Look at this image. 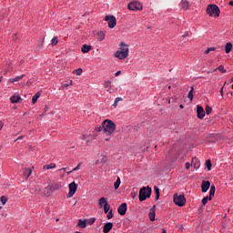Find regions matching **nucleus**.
<instances>
[{"label": "nucleus", "instance_id": "obj_50", "mask_svg": "<svg viewBox=\"0 0 233 233\" xmlns=\"http://www.w3.org/2000/svg\"><path fill=\"white\" fill-rule=\"evenodd\" d=\"M190 168V163L187 162L186 163V169L188 170Z\"/></svg>", "mask_w": 233, "mask_h": 233}, {"label": "nucleus", "instance_id": "obj_47", "mask_svg": "<svg viewBox=\"0 0 233 233\" xmlns=\"http://www.w3.org/2000/svg\"><path fill=\"white\" fill-rule=\"evenodd\" d=\"M101 163H106V156L102 157Z\"/></svg>", "mask_w": 233, "mask_h": 233}, {"label": "nucleus", "instance_id": "obj_17", "mask_svg": "<svg viewBox=\"0 0 233 233\" xmlns=\"http://www.w3.org/2000/svg\"><path fill=\"white\" fill-rule=\"evenodd\" d=\"M192 164L194 165L195 168H199V167H201V162L199 161V159H198V157H194L192 158Z\"/></svg>", "mask_w": 233, "mask_h": 233}, {"label": "nucleus", "instance_id": "obj_39", "mask_svg": "<svg viewBox=\"0 0 233 233\" xmlns=\"http://www.w3.org/2000/svg\"><path fill=\"white\" fill-rule=\"evenodd\" d=\"M81 168V164H78L72 171H69L67 174H72V172H76Z\"/></svg>", "mask_w": 233, "mask_h": 233}, {"label": "nucleus", "instance_id": "obj_28", "mask_svg": "<svg viewBox=\"0 0 233 233\" xmlns=\"http://www.w3.org/2000/svg\"><path fill=\"white\" fill-rule=\"evenodd\" d=\"M119 101H123V97H121V96L116 97L115 99L114 104L112 105V106L114 108H117V105H118Z\"/></svg>", "mask_w": 233, "mask_h": 233}, {"label": "nucleus", "instance_id": "obj_57", "mask_svg": "<svg viewBox=\"0 0 233 233\" xmlns=\"http://www.w3.org/2000/svg\"><path fill=\"white\" fill-rule=\"evenodd\" d=\"M105 140H106V141H110V138H106Z\"/></svg>", "mask_w": 233, "mask_h": 233}, {"label": "nucleus", "instance_id": "obj_54", "mask_svg": "<svg viewBox=\"0 0 233 233\" xmlns=\"http://www.w3.org/2000/svg\"><path fill=\"white\" fill-rule=\"evenodd\" d=\"M220 94H221V96L223 97V87H221V89H220Z\"/></svg>", "mask_w": 233, "mask_h": 233}, {"label": "nucleus", "instance_id": "obj_18", "mask_svg": "<svg viewBox=\"0 0 233 233\" xmlns=\"http://www.w3.org/2000/svg\"><path fill=\"white\" fill-rule=\"evenodd\" d=\"M188 6H189L188 1H187V0H182V1L180 2V8H183V10H188Z\"/></svg>", "mask_w": 233, "mask_h": 233}, {"label": "nucleus", "instance_id": "obj_55", "mask_svg": "<svg viewBox=\"0 0 233 233\" xmlns=\"http://www.w3.org/2000/svg\"><path fill=\"white\" fill-rule=\"evenodd\" d=\"M230 6H233V1L229 2Z\"/></svg>", "mask_w": 233, "mask_h": 233}, {"label": "nucleus", "instance_id": "obj_40", "mask_svg": "<svg viewBox=\"0 0 233 233\" xmlns=\"http://www.w3.org/2000/svg\"><path fill=\"white\" fill-rule=\"evenodd\" d=\"M99 41H103L105 39V33L100 32L98 33Z\"/></svg>", "mask_w": 233, "mask_h": 233}, {"label": "nucleus", "instance_id": "obj_25", "mask_svg": "<svg viewBox=\"0 0 233 233\" xmlns=\"http://www.w3.org/2000/svg\"><path fill=\"white\" fill-rule=\"evenodd\" d=\"M232 43L228 42L226 44V47H225V50H226V54H230V52H232Z\"/></svg>", "mask_w": 233, "mask_h": 233}, {"label": "nucleus", "instance_id": "obj_33", "mask_svg": "<svg viewBox=\"0 0 233 233\" xmlns=\"http://www.w3.org/2000/svg\"><path fill=\"white\" fill-rule=\"evenodd\" d=\"M0 201H1L2 205L5 206L8 202V198H6L5 196H2L0 198Z\"/></svg>", "mask_w": 233, "mask_h": 233}, {"label": "nucleus", "instance_id": "obj_22", "mask_svg": "<svg viewBox=\"0 0 233 233\" xmlns=\"http://www.w3.org/2000/svg\"><path fill=\"white\" fill-rule=\"evenodd\" d=\"M187 99H189V101H193L194 100V86H191V89L188 92Z\"/></svg>", "mask_w": 233, "mask_h": 233}, {"label": "nucleus", "instance_id": "obj_10", "mask_svg": "<svg viewBox=\"0 0 233 233\" xmlns=\"http://www.w3.org/2000/svg\"><path fill=\"white\" fill-rule=\"evenodd\" d=\"M120 216H125L127 214V203H122L117 209Z\"/></svg>", "mask_w": 233, "mask_h": 233}, {"label": "nucleus", "instance_id": "obj_7", "mask_svg": "<svg viewBox=\"0 0 233 233\" xmlns=\"http://www.w3.org/2000/svg\"><path fill=\"white\" fill-rule=\"evenodd\" d=\"M128 10H132L133 12L136 10H143V5L137 1L131 2L127 5Z\"/></svg>", "mask_w": 233, "mask_h": 233}, {"label": "nucleus", "instance_id": "obj_20", "mask_svg": "<svg viewBox=\"0 0 233 233\" xmlns=\"http://www.w3.org/2000/svg\"><path fill=\"white\" fill-rule=\"evenodd\" d=\"M24 176L25 177V179H28V177H30V176H32V168H25Z\"/></svg>", "mask_w": 233, "mask_h": 233}, {"label": "nucleus", "instance_id": "obj_21", "mask_svg": "<svg viewBox=\"0 0 233 233\" xmlns=\"http://www.w3.org/2000/svg\"><path fill=\"white\" fill-rule=\"evenodd\" d=\"M214 194H216V186L212 185L209 189V201L212 200Z\"/></svg>", "mask_w": 233, "mask_h": 233}, {"label": "nucleus", "instance_id": "obj_15", "mask_svg": "<svg viewBox=\"0 0 233 233\" xmlns=\"http://www.w3.org/2000/svg\"><path fill=\"white\" fill-rule=\"evenodd\" d=\"M98 205H99V208H103V207H106V205H108V202L106 201V198L102 197L98 200Z\"/></svg>", "mask_w": 233, "mask_h": 233}, {"label": "nucleus", "instance_id": "obj_23", "mask_svg": "<svg viewBox=\"0 0 233 233\" xmlns=\"http://www.w3.org/2000/svg\"><path fill=\"white\" fill-rule=\"evenodd\" d=\"M51 191H52V186L47 185L45 187L43 193L45 194V196H48Z\"/></svg>", "mask_w": 233, "mask_h": 233}, {"label": "nucleus", "instance_id": "obj_1", "mask_svg": "<svg viewBox=\"0 0 233 233\" xmlns=\"http://www.w3.org/2000/svg\"><path fill=\"white\" fill-rule=\"evenodd\" d=\"M96 130L97 132H104V134L107 136H112L116 130V124L114 121L106 119L102 123V126L97 127Z\"/></svg>", "mask_w": 233, "mask_h": 233}, {"label": "nucleus", "instance_id": "obj_8", "mask_svg": "<svg viewBox=\"0 0 233 233\" xmlns=\"http://www.w3.org/2000/svg\"><path fill=\"white\" fill-rule=\"evenodd\" d=\"M77 187L78 185L76 184V182H71L69 184V192L67 194V198H72L74 194H76V192L77 191Z\"/></svg>", "mask_w": 233, "mask_h": 233}, {"label": "nucleus", "instance_id": "obj_12", "mask_svg": "<svg viewBox=\"0 0 233 233\" xmlns=\"http://www.w3.org/2000/svg\"><path fill=\"white\" fill-rule=\"evenodd\" d=\"M201 188H202V192H208V188H210V181H202V185H201Z\"/></svg>", "mask_w": 233, "mask_h": 233}, {"label": "nucleus", "instance_id": "obj_27", "mask_svg": "<svg viewBox=\"0 0 233 233\" xmlns=\"http://www.w3.org/2000/svg\"><path fill=\"white\" fill-rule=\"evenodd\" d=\"M43 168L44 170H52V168H56V164L51 163V164L45 165Z\"/></svg>", "mask_w": 233, "mask_h": 233}, {"label": "nucleus", "instance_id": "obj_62", "mask_svg": "<svg viewBox=\"0 0 233 233\" xmlns=\"http://www.w3.org/2000/svg\"><path fill=\"white\" fill-rule=\"evenodd\" d=\"M168 88H171V86H169Z\"/></svg>", "mask_w": 233, "mask_h": 233}, {"label": "nucleus", "instance_id": "obj_49", "mask_svg": "<svg viewBox=\"0 0 233 233\" xmlns=\"http://www.w3.org/2000/svg\"><path fill=\"white\" fill-rule=\"evenodd\" d=\"M3 127H5V123H3V121H0V130H3Z\"/></svg>", "mask_w": 233, "mask_h": 233}, {"label": "nucleus", "instance_id": "obj_5", "mask_svg": "<svg viewBox=\"0 0 233 233\" xmlns=\"http://www.w3.org/2000/svg\"><path fill=\"white\" fill-rule=\"evenodd\" d=\"M174 203L177 207H185V204L187 203V198H185V195H174Z\"/></svg>", "mask_w": 233, "mask_h": 233}, {"label": "nucleus", "instance_id": "obj_26", "mask_svg": "<svg viewBox=\"0 0 233 233\" xmlns=\"http://www.w3.org/2000/svg\"><path fill=\"white\" fill-rule=\"evenodd\" d=\"M39 97H41V93L37 92L32 98L33 105H35V103H37V99H39Z\"/></svg>", "mask_w": 233, "mask_h": 233}, {"label": "nucleus", "instance_id": "obj_52", "mask_svg": "<svg viewBox=\"0 0 233 233\" xmlns=\"http://www.w3.org/2000/svg\"><path fill=\"white\" fill-rule=\"evenodd\" d=\"M119 74H121V71H117V72L115 74V76H119Z\"/></svg>", "mask_w": 233, "mask_h": 233}, {"label": "nucleus", "instance_id": "obj_60", "mask_svg": "<svg viewBox=\"0 0 233 233\" xmlns=\"http://www.w3.org/2000/svg\"><path fill=\"white\" fill-rule=\"evenodd\" d=\"M96 165H99V160L96 161Z\"/></svg>", "mask_w": 233, "mask_h": 233}, {"label": "nucleus", "instance_id": "obj_45", "mask_svg": "<svg viewBox=\"0 0 233 233\" xmlns=\"http://www.w3.org/2000/svg\"><path fill=\"white\" fill-rule=\"evenodd\" d=\"M69 86H72V80H70L69 83H65V84H63V87H64V88H67V87H69Z\"/></svg>", "mask_w": 233, "mask_h": 233}, {"label": "nucleus", "instance_id": "obj_16", "mask_svg": "<svg viewBox=\"0 0 233 233\" xmlns=\"http://www.w3.org/2000/svg\"><path fill=\"white\" fill-rule=\"evenodd\" d=\"M83 54H88L89 51L92 50V46H88L86 44H85L82 48H81Z\"/></svg>", "mask_w": 233, "mask_h": 233}, {"label": "nucleus", "instance_id": "obj_24", "mask_svg": "<svg viewBox=\"0 0 233 233\" xmlns=\"http://www.w3.org/2000/svg\"><path fill=\"white\" fill-rule=\"evenodd\" d=\"M86 223H87V220L85 219H79L78 220V227H80V228H86Z\"/></svg>", "mask_w": 233, "mask_h": 233}, {"label": "nucleus", "instance_id": "obj_14", "mask_svg": "<svg viewBox=\"0 0 233 233\" xmlns=\"http://www.w3.org/2000/svg\"><path fill=\"white\" fill-rule=\"evenodd\" d=\"M148 216L150 221H156V206H153V208L150 209Z\"/></svg>", "mask_w": 233, "mask_h": 233}, {"label": "nucleus", "instance_id": "obj_30", "mask_svg": "<svg viewBox=\"0 0 233 233\" xmlns=\"http://www.w3.org/2000/svg\"><path fill=\"white\" fill-rule=\"evenodd\" d=\"M154 192H155V196H156V201H157V199H159V187L155 186L154 187Z\"/></svg>", "mask_w": 233, "mask_h": 233}, {"label": "nucleus", "instance_id": "obj_34", "mask_svg": "<svg viewBox=\"0 0 233 233\" xmlns=\"http://www.w3.org/2000/svg\"><path fill=\"white\" fill-rule=\"evenodd\" d=\"M216 70H219V72H221V74H225L227 72V69H225V66H219L218 68L215 69Z\"/></svg>", "mask_w": 233, "mask_h": 233}, {"label": "nucleus", "instance_id": "obj_48", "mask_svg": "<svg viewBox=\"0 0 233 233\" xmlns=\"http://www.w3.org/2000/svg\"><path fill=\"white\" fill-rule=\"evenodd\" d=\"M82 139L83 141H86V139H88V135H83Z\"/></svg>", "mask_w": 233, "mask_h": 233}, {"label": "nucleus", "instance_id": "obj_6", "mask_svg": "<svg viewBox=\"0 0 233 233\" xmlns=\"http://www.w3.org/2000/svg\"><path fill=\"white\" fill-rule=\"evenodd\" d=\"M105 21L108 23L109 28H116V25H117V20L116 19V16L114 15H106L105 17Z\"/></svg>", "mask_w": 233, "mask_h": 233}, {"label": "nucleus", "instance_id": "obj_13", "mask_svg": "<svg viewBox=\"0 0 233 233\" xmlns=\"http://www.w3.org/2000/svg\"><path fill=\"white\" fill-rule=\"evenodd\" d=\"M10 101L13 104L19 103V101H21V96L15 93L10 97Z\"/></svg>", "mask_w": 233, "mask_h": 233}, {"label": "nucleus", "instance_id": "obj_2", "mask_svg": "<svg viewBox=\"0 0 233 233\" xmlns=\"http://www.w3.org/2000/svg\"><path fill=\"white\" fill-rule=\"evenodd\" d=\"M119 51H116L115 56L118 59H127L128 57V45L121 42L119 45Z\"/></svg>", "mask_w": 233, "mask_h": 233}, {"label": "nucleus", "instance_id": "obj_38", "mask_svg": "<svg viewBox=\"0 0 233 233\" xmlns=\"http://www.w3.org/2000/svg\"><path fill=\"white\" fill-rule=\"evenodd\" d=\"M57 43H58L57 37L55 36V37L51 40V45H52L53 46H56V45H57Z\"/></svg>", "mask_w": 233, "mask_h": 233}, {"label": "nucleus", "instance_id": "obj_43", "mask_svg": "<svg viewBox=\"0 0 233 233\" xmlns=\"http://www.w3.org/2000/svg\"><path fill=\"white\" fill-rule=\"evenodd\" d=\"M106 218H107V219H112V218H114V214L112 213V209H110V211L107 212Z\"/></svg>", "mask_w": 233, "mask_h": 233}, {"label": "nucleus", "instance_id": "obj_32", "mask_svg": "<svg viewBox=\"0 0 233 233\" xmlns=\"http://www.w3.org/2000/svg\"><path fill=\"white\" fill-rule=\"evenodd\" d=\"M205 166L207 167L208 170H212V162L210 159H208L205 163Z\"/></svg>", "mask_w": 233, "mask_h": 233}, {"label": "nucleus", "instance_id": "obj_3", "mask_svg": "<svg viewBox=\"0 0 233 233\" xmlns=\"http://www.w3.org/2000/svg\"><path fill=\"white\" fill-rule=\"evenodd\" d=\"M152 194V188L150 187H144L139 191V201H145L147 198H150Z\"/></svg>", "mask_w": 233, "mask_h": 233}, {"label": "nucleus", "instance_id": "obj_46", "mask_svg": "<svg viewBox=\"0 0 233 233\" xmlns=\"http://www.w3.org/2000/svg\"><path fill=\"white\" fill-rule=\"evenodd\" d=\"M38 48H39V50H41V48H43V40H39Z\"/></svg>", "mask_w": 233, "mask_h": 233}, {"label": "nucleus", "instance_id": "obj_42", "mask_svg": "<svg viewBox=\"0 0 233 233\" xmlns=\"http://www.w3.org/2000/svg\"><path fill=\"white\" fill-rule=\"evenodd\" d=\"M212 113V107L207 106H206V114L208 116V114H211Z\"/></svg>", "mask_w": 233, "mask_h": 233}, {"label": "nucleus", "instance_id": "obj_37", "mask_svg": "<svg viewBox=\"0 0 233 233\" xmlns=\"http://www.w3.org/2000/svg\"><path fill=\"white\" fill-rule=\"evenodd\" d=\"M109 211H110V205L107 204V205L104 206V212L106 214H108Z\"/></svg>", "mask_w": 233, "mask_h": 233}, {"label": "nucleus", "instance_id": "obj_59", "mask_svg": "<svg viewBox=\"0 0 233 233\" xmlns=\"http://www.w3.org/2000/svg\"><path fill=\"white\" fill-rule=\"evenodd\" d=\"M179 106H180V108H184L183 105H180Z\"/></svg>", "mask_w": 233, "mask_h": 233}, {"label": "nucleus", "instance_id": "obj_53", "mask_svg": "<svg viewBox=\"0 0 233 233\" xmlns=\"http://www.w3.org/2000/svg\"><path fill=\"white\" fill-rule=\"evenodd\" d=\"M187 35H188V33H186V34H184V35H182V37H187Z\"/></svg>", "mask_w": 233, "mask_h": 233}, {"label": "nucleus", "instance_id": "obj_61", "mask_svg": "<svg viewBox=\"0 0 233 233\" xmlns=\"http://www.w3.org/2000/svg\"><path fill=\"white\" fill-rule=\"evenodd\" d=\"M76 233H81V232H79V231H76Z\"/></svg>", "mask_w": 233, "mask_h": 233}, {"label": "nucleus", "instance_id": "obj_35", "mask_svg": "<svg viewBox=\"0 0 233 233\" xmlns=\"http://www.w3.org/2000/svg\"><path fill=\"white\" fill-rule=\"evenodd\" d=\"M208 201H210V197L207 196L202 199V204L205 206Z\"/></svg>", "mask_w": 233, "mask_h": 233}, {"label": "nucleus", "instance_id": "obj_36", "mask_svg": "<svg viewBox=\"0 0 233 233\" xmlns=\"http://www.w3.org/2000/svg\"><path fill=\"white\" fill-rule=\"evenodd\" d=\"M74 74H76V76H82L83 69L77 68L76 70H75Z\"/></svg>", "mask_w": 233, "mask_h": 233}, {"label": "nucleus", "instance_id": "obj_29", "mask_svg": "<svg viewBox=\"0 0 233 233\" xmlns=\"http://www.w3.org/2000/svg\"><path fill=\"white\" fill-rule=\"evenodd\" d=\"M121 185V177H117L116 181L114 183L115 190H117Z\"/></svg>", "mask_w": 233, "mask_h": 233}, {"label": "nucleus", "instance_id": "obj_58", "mask_svg": "<svg viewBox=\"0 0 233 233\" xmlns=\"http://www.w3.org/2000/svg\"><path fill=\"white\" fill-rule=\"evenodd\" d=\"M60 170H66V167H63V168H61Z\"/></svg>", "mask_w": 233, "mask_h": 233}, {"label": "nucleus", "instance_id": "obj_19", "mask_svg": "<svg viewBox=\"0 0 233 233\" xmlns=\"http://www.w3.org/2000/svg\"><path fill=\"white\" fill-rule=\"evenodd\" d=\"M23 77H25V75L15 76V78H10L9 83H17V81H21V79H23Z\"/></svg>", "mask_w": 233, "mask_h": 233}, {"label": "nucleus", "instance_id": "obj_56", "mask_svg": "<svg viewBox=\"0 0 233 233\" xmlns=\"http://www.w3.org/2000/svg\"><path fill=\"white\" fill-rule=\"evenodd\" d=\"M162 233H167V230H166V229H163V230H162Z\"/></svg>", "mask_w": 233, "mask_h": 233}, {"label": "nucleus", "instance_id": "obj_9", "mask_svg": "<svg viewBox=\"0 0 233 233\" xmlns=\"http://www.w3.org/2000/svg\"><path fill=\"white\" fill-rule=\"evenodd\" d=\"M197 116L198 119L205 117V109L199 105L197 106Z\"/></svg>", "mask_w": 233, "mask_h": 233}, {"label": "nucleus", "instance_id": "obj_11", "mask_svg": "<svg viewBox=\"0 0 233 233\" xmlns=\"http://www.w3.org/2000/svg\"><path fill=\"white\" fill-rule=\"evenodd\" d=\"M114 228V224L112 222H107L104 224L103 232L108 233Z\"/></svg>", "mask_w": 233, "mask_h": 233}, {"label": "nucleus", "instance_id": "obj_4", "mask_svg": "<svg viewBox=\"0 0 233 233\" xmlns=\"http://www.w3.org/2000/svg\"><path fill=\"white\" fill-rule=\"evenodd\" d=\"M207 14L210 17H219V14H220L219 7L216 5H209L207 7Z\"/></svg>", "mask_w": 233, "mask_h": 233}, {"label": "nucleus", "instance_id": "obj_51", "mask_svg": "<svg viewBox=\"0 0 233 233\" xmlns=\"http://www.w3.org/2000/svg\"><path fill=\"white\" fill-rule=\"evenodd\" d=\"M23 137H25L24 136H20L15 141H20L21 139H23Z\"/></svg>", "mask_w": 233, "mask_h": 233}, {"label": "nucleus", "instance_id": "obj_41", "mask_svg": "<svg viewBox=\"0 0 233 233\" xmlns=\"http://www.w3.org/2000/svg\"><path fill=\"white\" fill-rule=\"evenodd\" d=\"M216 50V47H209L205 51V54H210V52H214Z\"/></svg>", "mask_w": 233, "mask_h": 233}, {"label": "nucleus", "instance_id": "obj_44", "mask_svg": "<svg viewBox=\"0 0 233 233\" xmlns=\"http://www.w3.org/2000/svg\"><path fill=\"white\" fill-rule=\"evenodd\" d=\"M94 223H96V218H92L87 220L88 225H94Z\"/></svg>", "mask_w": 233, "mask_h": 233}, {"label": "nucleus", "instance_id": "obj_31", "mask_svg": "<svg viewBox=\"0 0 233 233\" xmlns=\"http://www.w3.org/2000/svg\"><path fill=\"white\" fill-rule=\"evenodd\" d=\"M105 88H109V90H107V92H110V90H112V82L111 81H106L105 82Z\"/></svg>", "mask_w": 233, "mask_h": 233}]
</instances>
